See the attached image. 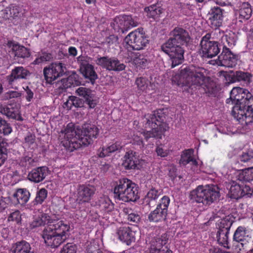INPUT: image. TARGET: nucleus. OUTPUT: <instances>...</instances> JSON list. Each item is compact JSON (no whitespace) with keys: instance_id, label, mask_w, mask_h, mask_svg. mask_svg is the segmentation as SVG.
Returning a JSON list of instances; mask_svg holds the SVG:
<instances>
[{"instance_id":"1","label":"nucleus","mask_w":253,"mask_h":253,"mask_svg":"<svg viewBox=\"0 0 253 253\" xmlns=\"http://www.w3.org/2000/svg\"><path fill=\"white\" fill-rule=\"evenodd\" d=\"M42 234L45 244L53 248H57L67 239L70 226L63 220L57 219L52 215L42 213L30 224V228L44 226Z\"/></svg>"},{"instance_id":"2","label":"nucleus","mask_w":253,"mask_h":253,"mask_svg":"<svg viewBox=\"0 0 253 253\" xmlns=\"http://www.w3.org/2000/svg\"><path fill=\"white\" fill-rule=\"evenodd\" d=\"M99 129L93 124H84L81 128H75L72 124H68L59 135L62 145L69 151L87 146L97 138Z\"/></svg>"},{"instance_id":"3","label":"nucleus","mask_w":253,"mask_h":253,"mask_svg":"<svg viewBox=\"0 0 253 253\" xmlns=\"http://www.w3.org/2000/svg\"><path fill=\"white\" fill-rule=\"evenodd\" d=\"M172 36L162 46V50L167 54L171 62V68L181 64L184 59V50L181 47L189 41L187 32L181 28H175L170 33Z\"/></svg>"},{"instance_id":"4","label":"nucleus","mask_w":253,"mask_h":253,"mask_svg":"<svg viewBox=\"0 0 253 253\" xmlns=\"http://www.w3.org/2000/svg\"><path fill=\"white\" fill-rule=\"evenodd\" d=\"M206 76V70L203 68L190 66L181 69L180 74L173 76L171 81L178 86H185L184 90L190 92L187 88L203 84Z\"/></svg>"},{"instance_id":"5","label":"nucleus","mask_w":253,"mask_h":253,"mask_svg":"<svg viewBox=\"0 0 253 253\" xmlns=\"http://www.w3.org/2000/svg\"><path fill=\"white\" fill-rule=\"evenodd\" d=\"M158 114V111L155 112L153 114H147L143 119V128L138 131L143 135L146 140L150 138H161L169 128L162 117Z\"/></svg>"},{"instance_id":"6","label":"nucleus","mask_w":253,"mask_h":253,"mask_svg":"<svg viewBox=\"0 0 253 253\" xmlns=\"http://www.w3.org/2000/svg\"><path fill=\"white\" fill-rule=\"evenodd\" d=\"M218 187L214 185H199L190 192V198L193 202L204 205H211L219 197Z\"/></svg>"},{"instance_id":"7","label":"nucleus","mask_w":253,"mask_h":253,"mask_svg":"<svg viewBox=\"0 0 253 253\" xmlns=\"http://www.w3.org/2000/svg\"><path fill=\"white\" fill-rule=\"evenodd\" d=\"M137 185L127 178L120 179L114 189L115 199L127 202L139 198Z\"/></svg>"},{"instance_id":"8","label":"nucleus","mask_w":253,"mask_h":253,"mask_svg":"<svg viewBox=\"0 0 253 253\" xmlns=\"http://www.w3.org/2000/svg\"><path fill=\"white\" fill-rule=\"evenodd\" d=\"M124 44L128 49L140 50L148 44V40L142 29L138 28L130 32L125 39Z\"/></svg>"},{"instance_id":"9","label":"nucleus","mask_w":253,"mask_h":253,"mask_svg":"<svg viewBox=\"0 0 253 253\" xmlns=\"http://www.w3.org/2000/svg\"><path fill=\"white\" fill-rule=\"evenodd\" d=\"M232 115L243 127L253 122V109L248 103H236L233 107Z\"/></svg>"},{"instance_id":"10","label":"nucleus","mask_w":253,"mask_h":253,"mask_svg":"<svg viewBox=\"0 0 253 253\" xmlns=\"http://www.w3.org/2000/svg\"><path fill=\"white\" fill-rule=\"evenodd\" d=\"M170 203V199L167 196H164L160 200L156 209L151 211L148 216L150 221L158 222L165 220L168 212V208Z\"/></svg>"},{"instance_id":"11","label":"nucleus","mask_w":253,"mask_h":253,"mask_svg":"<svg viewBox=\"0 0 253 253\" xmlns=\"http://www.w3.org/2000/svg\"><path fill=\"white\" fill-rule=\"evenodd\" d=\"M201 52L203 57L212 58L219 52L217 42L211 40V35L206 34L201 41Z\"/></svg>"},{"instance_id":"12","label":"nucleus","mask_w":253,"mask_h":253,"mask_svg":"<svg viewBox=\"0 0 253 253\" xmlns=\"http://www.w3.org/2000/svg\"><path fill=\"white\" fill-rule=\"evenodd\" d=\"M66 70L65 66L62 63H53L43 69L45 79L47 83L51 84L58 78L63 76Z\"/></svg>"},{"instance_id":"13","label":"nucleus","mask_w":253,"mask_h":253,"mask_svg":"<svg viewBox=\"0 0 253 253\" xmlns=\"http://www.w3.org/2000/svg\"><path fill=\"white\" fill-rule=\"evenodd\" d=\"M252 97V94L247 89L240 87H235L230 91V98L226 99V103H229L231 101L235 104L248 103Z\"/></svg>"},{"instance_id":"14","label":"nucleus","mask_w":253,"mask_h":253,"mask_svg":"<svg viewBox=\"0 0 253 253\" xmlns=\"http://www.w3.org/2000/svg\"><path fill=\"white\" fill-rule=\"evenodd\" d=\"M12 131V128L4 120L0 119V166L7 158V143L2 138L1 134L8 135Z\"/></svg>"},{"instance_id":"15","label":"nucleus","mask_w":253,"mask_h":253,"mask_svg":"<svg viewBox=\"0 0 253 253\" xmlns=\"http://www.w3.org/2000/svg\"><path fill=\"white\" fill-rule=\"evenodd\" d=\"M80 64V71L83 76L89 79L93 83L97 78V74L94 70L93 66L90 64L92 59L88 56H79L78 58Z\"/></svg>"},{"instance_id":"16","label":"nucleus","mask_w":253,"mask_h":253,"mask_svg":"<svg viewBox=\"0 0 253 253\" xmlns=\"http://www.w3.org/2000/svg\"><path fill=\"white\" fill-rule=\"evenodd\" d=\"M251 238V232L245 227L239 226L236 229L234 235V239L235 241L234 246L237 247L236 251H241L244 249V246H246Z\"/></svg>"},{"instance_id":"17","label":"nucleus","mask_w":253,"mask_h":253,"mask_svg":"<svg viewBox=\"0 0 253 253\" xmlns=\"http://www.w3.org/2000/svg\"><path fill=\"white\" fill-rule=\"evenodd\" d=\"M95 62L96 64L105 68L108 70L122 71L125 69V65L121 63L115 58H109L108 57H102L98 58Z\"/></svg>"},{"instance_id":"18","label":"nucleus","mask_w":253,"mask_h":253,"mask_svg":"<svg viewBox=\"0 0 253 253\" xmlns=\"http://www.w3.org/2000/svg\"><path fill=\"white\" fill-rule=\"evenodd\" d=\"M237 57L233 54L228 48H223L221 54L218 57L216 64L226 67H233L237 64Z\"/></svg>"},{"instance_id":"19","label":"nucleus","mask_w":253,"mask_h":253,"mask_svg":"<svg viewBox=\"0 0 253 253\" xmlns=\"http://www.w3.org/2000/svg\"><path fill=\"white\" fill-rule=\"evenodd\" d=\"M167 235H163L161 238H158L152 241L149 248L150 253H172V252L165 246L167 241Z\"/></svg>"},{"instance_id":"20","label":"nucleus","mask_w":253,"mask_h":253,"mask_svg":"<svg viewBox=\"0 0 253 253\" xmlns=\"http://www.w3.org/2000/svg\"><path fill=\"white\" fill-rule=\"evenodd\" d=\"M225 219H221V225L219 231L217 233V242L219 244L223 246L224 248L229 249L228 234L229 233V229L231 223L229 222L226 223Z\"/></svg>"},{"instance_id":"21","label":"nucleus","mask_w":253,"mask_h":253,"mask_svg":"<svg viewBox=\"0 0 253 253\" xmlns=\"http://www.w3.org/2000/svg\"><path fill=\"white\" fill-rule=\"evenodd\" d=\"M208 16L209 23L212 28L216 29L222 25L223 12L219 7L212 8L209 12Z\"/></svg>"},{"instance_id":"22","label":"nucleus","mask_w":253,"mask_h":253,"mask_svg":"<svg viewBox=\"0 0 253 253\" xmlns=\"http://www.w3.org/2000/svg\"><path fill=\"white\" fill-rule=\"evenodd\" d=\"M95 191V187L90 185L80 186L78 188V200L81 203L89 202Z\"/></svg>"},{"instance_id":"23","label":"nucleus","mask_w":253,"mask_h":253,"mask_svg":"<svg viewBox=\"0 0 253 253\" xmlns=\"http://www.w3.org/2000/svg\"><path fill=\"white\" fill-rule=\"evenodd\" d=\"M76 93L85 99L90 108H94L98 103V98L88 88L80 87L76 90Z\"/></svg>"},{"instance_id":"24","label":"nucleus","mask_w":253,"mask_h":253,"mask_svg":"<svg viewBox=\"0 0 253 253\" xmlns=\"http://www.w3.org/2000/svg\"><path fill=\"white\" fill-rule=\"evenodd\" d=\"M116 235L120 241L126 243L128 245L135 241L134 232L127 226L119 228Z\"/></svg>"},{"instance_id":"25","label":"nucleus","mask_w":253,"mask_h":253,"mask_svg":"<svg viewBox=\"0 0 253 253\" xmlns=\"http://www.w3.org/2000/svg\"><path fill=\"white\" fill-rule=\"evenodd\" d=\"M123 147L122 142L116 141L109 143L107 146L100 147L97 152V155L100 158L110 156L116 151H120Z\"/></svg>"},{"instance_id":"26","label":"nucleus","mask_w":253,"mask_h":253,"mask_svg":"<svg viewBox=\"0 0 253 253\" xmlns=\"http://www.w3.org/2000/svg\"><path fill=\"white\" fill-rule=\"evenodd\" d=\"M29 73V72L23 67L20 66L15 68L12 70L10 75L8 76L7 78L8 87L13 88L12 84L15 80L25 79Z\"/></svg>"},{"instance_id":"27","label":"nucleus","mask_w":253,"mask_h":253,"mask_svg":"<svg viewBox=\"0 0 253 253\" xmlns=\"http://www.w3.org/2000/svg\"><path fill=\"white\" fill-rule=\"evenodd\" d=\"M139 162L136 153L129 151L126 153L124 157L123 165L126 169H134L137 167Z\"/></svg>"},{"instance_id":"28","label":"nucleus","mask_w":253,"mask_h":253,"mask_svg":"<svg viewBox=\"0 0 253 253\" xmlns=\"http://www.w3.org/2000/svg\"><path fill=\"white\" fill-rule=\"evenodd\" d=\"M47 174V168L42 167L32 170L28 174V178L30 181L38 183L43 180Z\"/></svg>"},{"instance_id":"29","label":"nucleus","mask_w":253,"mask_h":253,"mask_svg":"<svg viewBox=\"0 0 253 253\" xmlns=\"http://www.w3.org/2000/svg\"><path fill=\"white\" fill-rule=\"evenodd\" d=\"M10 253H34L31 251L30 244L26 241H22L13 244L10 250Z\"/></svg>"},{"instance_id":"30","label":"nucleus","mask_w":253,"mask_h":253,"mask_svg":"<svg viewBox=\"0 0 253 253\" xmlns=\"http://www.w3.org/2000/svg\"><path fill=\"white\" fill-rule=\"evenodd\" d=\"M194 149H189L183 151L181 155L179 164L181 165H186L189 163H191L192 165L196 166L197 163L194 158Z\"/></svg>"},{"instance_id":"31","label":"nucleus","mask_w":253,"mask_h":253,"mask_svg":"<svg viewBox=\"0 0 253 253\" xmlns=\"http://www.w3.org/2000/svg\"><path fill=\"white\" fill-rule=\"evenodd\" d=\"M237 40L236 34L231 31L227 32L221 38V42L223 45V48L234 46Z\"/></svg>"},{"instance_id":"32","label":"nucleus","mask_w":253,"mask_h":253,"mask_svg":"<svg viewBox=\"0 0 253 253\" xmlns=\"http://www.w3.org/2000/svg\"><path fill=\"white\" fill-rule=\"evenodd\" d=\"M8 45L16 56L25 58L30 55V52L28 49L23 46L11 42L8 43Z\"/></svg>"},{"instance_id":"33","label":"nucleus","mask_w":253,"mask_h":253,"mask_svg":"<svg viewBox=\"0 0 253 253\" xmlns=\"http://www.w3.org/2000/svg\"><path fill=\"white\" fill-rule=\"evenodd\" d=\"M135 84L140 91H146L147 89H154L156 86L155 84H158L159 83L156 82V83L151 84L150 82V84L148 85V81L146 78L140 77L136 80Z\"/></svg>"},{"instance_id":"34","label":"nucleus","mask_w":253,"mask_h":253,"mask_svg":"<svg viewBox=\"0 0 253 253\" xmlns=\"http://www.w3.org/2000/svg\"><path fill=\"white\" fill-rule=\"evenodd\" d=\"M231 198L238 199L242 197V185L241 183L233 181L228 193Z\"/></svg>"},{"instance_id":"35","label":"nucleus","mask_w":253,"mask_h":253,"mask_svg":"<svg viewBox=\"0 0 253 253\" xmlns=\"http://www.w3.org/2000/svg\"><path fill=\"white\" fill-rule=\"evenodd\" d=\"M14 196L19 204L24 205L29 201L30 194L26 189H19L17 190Z\"/></svg>"},{"instance_id":"36","label":"nucleus","mask_w":253,"mask_h":253,"mask_svg":"<svg viewBox=\"0 0 253 253\" xmlns=\"http://www.w3.org/2000/svg\"><path fill=\"white\" fill-rule=\"evenodd\" d=\"M218 129L219 132L221 133L229 135H232L241 131L239 129V126L236 127L228 124H225L223 126H220Z\"/></svg>"},{"instance_id":"37","label":"nucleus","mask_w":253,"mask_h":253,"mask_svg":"<svg viewBox=\"0 0 253 253\" xmlns=\"http://www.w3.org/2000/svg\"><path fill=\"white\" fill-rule=\"evenodd\" d=\"M145 11L147 13V16L148 17L155 19L162 13V9L156 5H153L145 8Z\"/></svg>"},{"instance_id":"38","label":"nucleus","mask_w":253,"mask_h":253,"mask_svg":"<svg viewBox=\"0 0 253 253\" xmlns=\"http://www.w3.org/2000/svg\"><path fill=\"white\" fill-rule=\"evenodd\" d=\"M252 14V9L250 4L248 2H245L242 4L239 11V14L241 17L248 19L250 18Z\"/></svg>"},{"instance_id":"39","label":"nucleus","mask_w":253,"mask_h":253,"mask_svg":"<svg viewBox=\"0 0 253 253\" xmlns=\"http://www.w3.org/2000/svg\"><path fill=\"white\" fill-rule=\"evenodd\" d=\"M121 20L122 22H125L126 31L131 27L137 26L139 23L137 18H132L130 15H124V18H123Z\"/></svg>"},{"instance_id":"40","label":"nucleus","mask_w":253,"mask_h":253,"mask_svg":"<svg viewBox=\"0 0 253 253\" xmlns=\"http://www.w3.org/2000/svg\"><path fill=\"white\" fill-rule=\"evenodd\" d=\"M22 8L19 6L11 4L6 9V11H9V16L13 18L18 17L22 13Z\"/></svg>"},{"instance_id":"41","label":"nucleus","mask_w":253,"mask_h":253,"mask_svg":"<svg viewBox=\"0 0 253 253\" xmlns=\"http://www.w3.org/2000/svg\"><path fill=\"white\" fill-rule=\"evenodd\" d=\"M124 18V15H120L115 19L113 23L114 28L115 30L119 32L121 31L124 33L125 31H126V25H125V22H122V19Z\"/></svg>"},{"instance_id":"42","label":"nucleus","mask_w":253,"mask_h":253,"mask_svg":"<svg viewBox=\"0 0 253 253\" xmlns=\"http://www.w3.org/2000/svg\"><path fill=\"white\" fill-rule=\"evenodd\" d=\"M100 207L105 212H109L114 209V205L108 198H104L101 201Z\"/></svg>"},{"instance_id":"43","label":"nucleus","mask_w":253,"mask_h":253,"mask_svg":"<svg viewBox=\"0 0 253 253\" xmlns=\"http://www.w3.org/2000/svg\"><path fill=\"white\" fill-rule=\"evenodd\" d=\"M21 215L19 211H14L9 214L7 220L9 222H12L16 224H20L21 221Z\"/></svg>"},{"instance_id":"44","label":"nucleus","mask_w":253,"mask_h":253,"mask_svg":"<svg viewBox=\"0 0 253 253\" xmlns=\"http://www.w3.org/2000/svg\"><path fill=\"white\" fill-rule=\"evenodd\" d=\"M234 77L237 81H244L246 83H249L251 76L250 74L247 73L237 71L234 74Z\"/></svg>"},{"instance_id":"45","label":"nucleus","mask_w":253,"mask_h":253,"mask_svg":"<svg viewBox=\"0 0 253 253\" xmlns=\"http://www.w3.org/2000/svg\"><path fill=\"white\" fill-rule=\"evenodd\" d=\"M156 152L158 156L165 157L169 155L170 150L167 146L161 144L157 147Z\"/></svg>"},{"instance_id":"46","label":"nucleus","mask_w":253,"mask_h":253,"mask_svg":"<svg viewBox=\"0 0 253 253\" xmlns=\"http://www.w3.org/2000/svg\"><path fill=\"white\" fill-rule=\"evenodd\" d=\"M4 112L6 115L9 118H11L17 120H20L21 119V117L19 115L18 110L14 111L12 108H7L5 110L4 109Z\"/></svg>"},{"instance_id":"47","label":"nucleus","mask_w":253,"mask_h":253,"mask_svg":"<svg viewBox=\"0 0 253 253\" xmlns=\"http://www.w3.org/2000/svg\"><path fill=\"white\" fill-rule=\"evenodd\" d=\"M47 192L44 188L39 190L37 193L36 201L37 203L41 204L47 197Z\"/></svg>"},{"instance_id":"48","label":"nucleus","mask_w":253,"mask_h":253,"mask_svg":"<svg viewBox=\"0 0 253 253\" xmlns=\"http://www.w3.org/2000/svg\"><path fill=\"white\" fill-rule=\"evenodd\" d=\"M134 64L137 67L143 68L147 65V60L141 55L135 57L133 60Z\"/></svg>"},{"instance_id":"49","label":"nucleus","mask_w":253,"mask_h":253,"mask_svg":"<svg viewBox=\"0 0 253 253\" xmlns=\"http://www.w3.org/2000/svg\"><path fill=\"white\" fill-rule=\"evenodd\" d=\"M240 182L242 185V197L246 195L250 196L253 192V188L250 187L249 183Z\"/></svg>"},{"instance_id":"50","label":"nucleus","mask_w":253,"mask_h":253,"mask_svg":"<svg viewBox=\"0 0 253 253\" xmlns=\"http://www.w3.org/2000/svg\"><path fill=\"white\" fill-rule=\"evenodd\" d=\"M161 194V192L160 191L155 188H152L148 192L146 197V200H156L159 197Z\"/></svg>"},{"instance_id":"51","label":"nucleus","mask_w":253,"mask_h":253,"mask_svg":"<svg viewBox=\"0 0 253 253\" xmlns=\"http://www.w3.org/2000/svg\"><path fill=\"white\" fill-rule=\"evenodd\" d=\"M51 56L50 54L44 53L40 56L37 57L33 62L34 64H39L50 60Z\"/></svg>"},{"instance_id":"52","label":"nucleus","mask_w":253,"mask_h":253,"mask_svg":"<svg viewBox=\"0 0 253 253\" xmlns=\"http://www.w3.org/2000/svg\"><path fill=\"white\" fill-rule=\"evenodd\" d=\"M76 253V247L75 245L71 243H68L65 245L60 253Z\"/></svg>"},{"instance_id":"53","label":"nucleus","mask_w":253,"mask_h":253,"mask_svg":"<svg viewBox=\"0 0 253 253\" xmlns=\"http://www.w3.org/2000/svg\"><path fill=\"white\" fill-rule=\"evenodd\" d=\"M34 162V159L32 158L31 156L29 155L28 156H26L24 157L21 161V164L23 166H29L33 164Z\"/></svg>"},{"instance_id":"54","label":"nucleus","mask_w":253,"mask_h":253,"mask_svg":"<svg viewBox=\"0 0 253 253\" xmlns=\"http://www.w3.org/2000/svg\"><path fill=\"white\" fill-rule=\"evenodd\" d=\"M244 178L248 182L253 180V168H249L245 171Z\"/></svg>"},{"instance_id":"55","label":"nucleus","mask_w":253,"mask_h":253,"mask_svg":"<svg viewBox=\"0 0 253 253\" xmlns=\"http://www.w3.org/2000/svg\"><path fill=\"white\" fill-rule=\"evenodd\" d=\"M253 158V151H249L247 152L243 153L241 156V161L246 162Z\"/></svg>"},{"instance_id":"56","label":"nucleus","mask_w":253,"mask_h":253,"mask_svg":"<svg viewBox=\"0 0 253 253\" xmlns=\"http://www.w3.org/2000/svg\"><path fill=\"white\" fill-rule=\"evenodd\" d=\"M130 142L134 144H136L140 146V147H142L144 146L142 138H140V136H138L137 134L133 135L132 138V140Z\"/></svg>"},{"instance_id":"57","label":"nucleus","mask_w":253,"mask_h":253,"mask_svg":"<svg viewBox=\"0 0 253 253\" xmlns=\"http://www.w3.org/2000/svg\"><path fill=\"white\" fill-rule=\"evenodd\" d=\"M140 216L139 214L134 213L131 212L127 215V219L129 221L137 223L140 219Z\"/></svg>"},{"instance_id":"58","label":"nucleus","mask_w":253,"mask_h":253,"mask_svg":"<svg viewBox=\"0 0 253 253\" xmlns=\"http://www.w3.org/2000/svg\"><path fill=\"white\" fill-rule=\"evenodd\" d=\"M21 93L16 91H9L5 94V97L7 99H11L13 98H17L21 96Z\"/></svg>"},{"instance_id":"59","label":"nucleus","mask_w":253,"mask_h":253,"mask_svg":"<svg viewBox=\"0 0 253 253\" xmlns=\"http://www.w3.org/2000/svg\"><path fill=\"white\" fill-rule=\"evenodd\" d=\"M26 93V98L28 101H31L33 97L34 93L28 86L23 87Z\"/></svg>"},{"instance_id":"60","label":"nucleus","mask_w":253,"mask_h":253,"mask_svg":"<svg viewBox=\"0 0 253 253\" xmlns=\"http://www.w3.org/2000/svg\"><path fill=\"white\" fill-rule=\"evenodd\" d=\"M73 101V105L75 107H81L83 105L82 100L75 96H71Z\"/></svg>"},{"instance_id":"61","label":"nucleus","mask_w":253,"mask_h":253,"mask_svg":"<svg viewBox=\"0 0 253 253\" xmlns=\"http://www.w3.org/2000/svg\"><path fill=\"white\" fill-rule=\"evenodd\" d=\"M71 96H69L67 100L64 103L63 107L67 109H71L73 106Z\"/></svg>"},{"instance_id":"62","label":"nucleus","mask_w":253,"mask_h":253,"mask_svg":"<svg viewBox=\"0 0 253 253\" xmlns=\"http://www.w3.org/2000/svg\"><path fill=\"white\" fill-rule=\"evenodd\" d=\"M7 207L5 199L0 197V212L2 211Z\"/></svg>"},{"instance_id":"63","label":"nucleus","mask_w":253,"mask_h":253,"mask_svg":"<svg viewBox=\"0 0 253 253\" xmlns=\"http://www.w3.org/2000/svg\"><path fill=\"white\" fill-rule=\"evenodd\" d=\"M87 252L88 253H104L100 250L98 249L97 248L92 246L88 248Z\"/></svg>"},{"instance_id":"64","label":"nucleus","mask_w":253,"mask_h":253,"mask_svg":"<svg viewBox=\"0 0 253 253\" xmlns=\"http://www.w3.org/2000/svg\"><path fill=\"white\" fill-rule=\"evenodd\" d=\"M68 52L70 55L72 56H75L77 54V49L73 46H71L68 49Z\"/></svg>"}]
</instances>
